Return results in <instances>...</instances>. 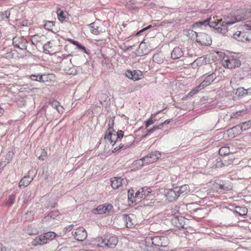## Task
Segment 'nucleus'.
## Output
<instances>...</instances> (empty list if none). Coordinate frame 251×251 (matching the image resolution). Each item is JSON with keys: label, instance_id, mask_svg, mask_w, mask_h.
I'll use <instances>...</instances> for the list:
<instances>
[{"label": "nucleus", "instance_id": "obj_43", "mask_svg": "<svg viewBox=\"0 0 251 251\" xmlns=\"http://www.w3.org/2000/svg\"><path fill=\"white\" fill-rule=\"evenodd\" d=\"M15 201V196L14 195H10L6 202V205L10 206L14 204Z\"/></svg>", "mask_w": 251, "mask_h": 251}, {"label": "nucleus", "instance_id": "obj_47", "mask_svg": "<svg viewBox=\"0 0 251 251\" xmlns=\"http://www.w3.org/2000/svg\"><path fill=\"white\" fill-rule=\"evenodd\" d=\"M51 43L49 41L46 44H45L43 45V48L45 51H47L48 52H50V49L52 47Z\"/></svg>", "mask_w": 251, "mask_h": 251}, {"label": "nucleus", "instance_id": "obj_42", "mask_svg": "<svg viewBox=\"0 0 251 251\" xmlns=\"http://www.w3.org/2000/svg\"><path fill=\"white\" fill-rule=\"evenodd\" d=\"M64 70L68 75H75L77 73L76 70L74 67L65 68Z\"/></svg>", "mask_w": 251, "mask_h": 251}, {"label": "nucleus", "instance_id": "obj_27", "mask_svg": "<svg viewBox=\"0 0 251 251\" xmlns=\"http://www.w3.org/2000/svg\"><path fill=\"white\" fill-rule=\"evenodd\" d=\"M123 178L121 177H113L111 179V183L112 187L116 189H118L120 186L122 185Z\"/></svg>", "mask_w": 251, "mask_h": 251}, {"label": "nucleus", "instance_id": "obj_45", "mask_svg": "<svg viewBox=\"0 0 251 251\" xmlns=\"http://www.w3.org/2000/svg\"><path fill=\"white\" fill-rule=\"evenodd\" d=\"M59 215V212L58 211H53L50 212L49 214L48 217H50L51 219H55L56 217Z\"/></svg>", "mask_w": 251, "mask_h": 251}, {"label": "nucleus", "instance_id": "obj_39", "mask_svg": "<svg viewBox=\"0 0 251 251\" xmlns=\"http://www.w3.org/2000/svg\"><path fill=\"white\" fill-rule=\"evenodd\" d=\"M103 204L98 205L96 208L93 209L92 213L94 214H104Z\"/></svg>", "mask_w": 251, "mask_h": 251}, {"label": "nucleus", "instance_id": "obj_3", "mask_svg": "<svg viewBox=\"0 0 251 251\" xmlns=\"http://www.w3.org/2000/svg\"><path fill=\"white\" fill-rule=\"evenodd\" d=\"M238 55L239 54L236 53L230 55H225L222 61L223 65L231 69L240 67L241 63Z\"/></svg>", "mask_w": 251, "mask_h": 251}, {"label": "nucleus", "instance_id": "obj_2", "mask_svg": "<svg viewBox=\"0 0 251 251\" xmlns=\"http://www.w3.org/2000/svg\"><path fill=\"white\" fill-rule=\"evenodd\" d=\"M251 22L247 21L244 25L239 27L240 30L233 34V37L242 42H251Z\"/></svg>", "mask_w": 251, "mask_h": 251}, {"label": "nucleus", "instance_id": "obj_1", "mask_svg": "<svg viewBox=\"0 0 251 251\" xmlns=\"http://www.w3.org/2000/svg\"><path fill=\"white\" fill-rule=\"evenodd\" d=\"M237 22L234 16L230 20L227 19L223 21L222 20L215 19L214 18L210 21V27L214 28L217 32L223 34L227 31V25H231Z\"/></svg>", "mask_w": 251, "mask_h": 251}, {"label": "nucleus", "instance_id": "obj_34", "mask_svg": "<svg viewBox=\"0 0 251 251\" xmlns=\"http://www.w3.org/2000/svg\"><path fill=\"white\" fill-rule=\"evenodd\" d=\"M70 41L73 45H75L78 49H79L80 50L82 51L83 52L87 53V54L89 53L87 52V51L86 49V48L84 46H83V45H82L81 44H80V43H79L77 41H75V40H73L72 39H71L70 40Z\"/></svg>", "mask_w": 251, "mask_h": 251}, {"label": "nucleus", "instance_id": "obj_46", "mask_svg": "<svg viewBox=\"0 0 251 251\" xmlns=\"http://www.w3.org/2000/svg\"><path fill=\"white\" fill-rule=\"evenodd\" d=\"M58 18L59 20L61 22H63L66 16L64 15V13L62 11H60V12H57Z\"/></svg>", "mask_w": 251, "mask_h": 251}, {"label": "nucleus", "instance_id": "obj_44", "mask_svg": "<svg viewBox=\"0 0 251 251\" xmlns=\"http://www.w3.org/2000/svg\"><path fill=\"white\" fill-rule=\"evenodd\" d=\"M104 207V214L109 212L113 209V205L111 204L104 203L103 204Z\"/></svg>", "mask_w": 251, "mask_h": 251}, {"label": "nucleus", "instance_id": "obj_7", "mask_svg": "<svg viewBox=\"0 0 251 251\" xmlns=\"http://www.w3.org/2000/svg\"><path fill=\"white\" fill-rule=\"evenodd\" d=\"M191 33L193 36L195 34L196 36V41L202 46H209L211 44L212 40L209 35L208 34L199 32L198 33L193 30H191Z\"/></svg>", "mask_w": 251, "mask_h": 251}, {"label": "nucleus", "instance_id": "obj_28", "mask_svg": "<svg viewBox=\"0 0 251 251\" xmlns=\"http://www.w3.org/2000/svg\"><path fill=\"white\" fill-rule=\"evenodd\" d=\"M239 128L241 131H244L251 128V120L246 121L233 127L232 129Z\"/></svg>", "mask_w": 251, "mask_h": 251}, {"label": "nucleus", "instance_id": "obj_14", "mask_svg": "<svg viewBox=\"0 0 251 251\" xmlns=\"http://www.w3.org/2000/svg\"><path fill=\"white\" fill-rule=\"evenodd\" d=\"M142 72L139 70H127L126 72V75L134 81L140 79L142 77Z\"/></svg>", "mask_w": 251, "mask_h": 251}, {"label": "nucleus", "instance_id": "obj_12", "mask_svg": "<svg viewBox=\"0 0 251 251\" xmlns=\"http://www.w3.org/2000/svg\"><path fill=\"white\" fill-rule=\"evenodd\" d=\"M122 220L125 223L126 227L131 228L136 225L135 216L134 214H124Z\"/></svg>", "mask_w": 251, "mask_h": 251}, {"label": "nucleus", "instance_id": "obj_26", "mask_svg": "<svg viewBox=\"0 0 251 251\" xmlns=\"http://www.w3.org/2000/svg\"><path fill=\"white\" fill-rule=\"evenodd\" d=\"M176 189L178 192L179 196L181 195H185L188 193L190 191V188L188 185L184 184L180 187H176Z\"/></svg>", "mask_w": 251, "mask_h": 251}, {"label": "nucleus", "instance_id": "obj_53", "mask_svg": "<svg viewBox=\"0 0 251 251\" xmlns=\"http://www.w3.org/2000/svg\"><path fill=\"white\" fill-rule=\"evenodd\" d=\"M132 138L133 137L131 135L126 136L124 138L123 141H122V143L123 144L127 143V141H129V140H132Z\"/></svg>", "mask_w": 251, "mask_h": 251}, {"label": "nucleus", "instance_id": "obj_52", "mask_svg": "<svg viewBox=\"0 0 251 251\" xmlns=\"http://www.w3.org/2000/svg\"><path fill=\"white\" fill-rule=\"evenodd\" d=\"M238 92L239 93L240 96H246L247 95V89H244V88H240L238 89Z\"/></svg>", "mask_w": 251, "mask_h": 251}, {"label": "nucleus", "instance_id": "obj_8", "mask_svg": "<svg viewBox=\"0 0 251 251\" xmlns=\"http://www.w3.org/2000/svg\"><path fill=\"white\" fill-rule=\"evenodd\" d=\"M115 133L114 128L110 127L109 131H106L104 136V139L107 140L112 146L121 142L119 139L117 138V136Z\"/></svg>", "mask_w": 251, "mask_h": 251}, {"label": "nucleus", "instance_id": "obj_9", "mask_svg": "<svg viewBox=\"0 0 251 251\" xmlns=\"http://www.w3.org/2000/svg\"><path fill=\"white\" fill-rule=\"evenodd\" d=\"M27 41L23 37L15 36L13 39V45L14 47L21 50H26Z\"/></svg>", "mask_w": 251, "mask_h": 251}, {"label": "nucleus", "instance_id": "obj_17", "mask_svg": "<svg viewBox=\"0 0 251 251\" xmlns=\"http://www.w3.org/2000/svg\"><path fill=\"white\" fill-rule=\"evenodd\" d=\"M151 193V189L148 187L142 188L136 192V197L138 200L144 199Z\"/></svg>", "mask_w": 251, "mask_h": 251}, {"label": "nucleus", "instance_id": "obj_63", "mask_svg": "<svg viewBox=\"0 0 251 251\" xmlns=\"http://www.w3.org/2000/svg\"><path fill=\"white\" fill-rule=\"evenodd\" d=\"M247 95H251V87L247 89Z\"/></svg>", "mask_w": 251, "mask_h": 251}, {"label": "nucleus", "instance_id": "obj_6", "mask_svg": "<svg viewBox=\"0 0 251 251\" xmlns=\"http://www.w3.org/2000/svg\"><path fill=\"white\" fill-rule=\"evenodd\" d=\"M160 156L161 154L159 151H152L137 161L141 166H143L144 164H150L156 161Z\"/></svg>", "mask_w": 251, "mask_h": 251}, {"label": "nucleus", "instance_id": "obj_37", "mask_svg": "<svg viewBox=\"0 0 251 251\" xmlns=\"http://www.w3.org/2000/svg\"><path fill=\"white\" fill-rule=\"evenodd\" d=\"M239 211L236 210V213L239 216H241L244 218L247 216L248 209L245 207H237Z\"/></svg>", "mask_w": 251, "mask_h": 251}, {"label": "nucleus", "instance_id": "obj_16", "mask_svg": "<svg viewBox=\"0 0 251 251\" xmlns=\"http://www.w3.org/2000/svg\"><path fill=\"white\" fill-rule=\"evenodd\" d=\"M216 187L221 191H229L231 189V183L228 181L218 180L216 183Z\"/></svg>", "mask_w": 251, "mask_h": 251}, {"label": "nucleus", "instance_id": "obj_31", "mask_svg": "<svg viewBox=\"0 0 251 251\" xmlns=\"http://www.w3.org/2000/svg\"><path fill=\"white\" fill-rule=\"evenodd\" d=\"M134 191L132 189L128 191V200L132 203H133L138 199V198L136 197V194L134 196Z\"/></svg>", "mask_w": 251, "mask_h": 251}, {"label": "nucleus", "instance_id": "obj_23", "mask_svg": "<svg viewBox=\"0 0 251 251\" xmlns=\"http://www.w3.org/2000/svg\"><path fill=\"white\" fill-rule=\"evenodd\" d=\"M29 78L32 80L40 82H44L47 81V75L45 74H33L29 76Z\"/></svg>", "mask_w": 251, "mask_h": 251}, {"label": "nucleus", "instance_id": "obj_15", "mask_svg": "<svg viewBox=\"0 0 251 251\" xmlns=\"http://www.w3.org/2000/svg\"><path fill=\"white\" fill-rule=\"evenodd\" d=\"M237 22L251 18V8L246 11H238V14L234 16Z\"/></svg>", "mask_w": 251, "mask_h": 251}, {"label": "nucleus", "instance_id": "obj_29", "mask_svg": "<svg viewBox=\"0 0 251 251\" xmlns=\"http://www.w3.org/2000/svg\"><path fill=\"white\" fill-rule=\"evenodd\" d=\"M164 54L162 52H159L154 54L152 56V60L154 62L157 64H162L164 60Z\"/></svg>", "mask_w": 251, "mask_h": 251}, {"label": "nucleus", "instance_id": "obj_64", "mask_svg": "<svg viewBox=\"0 0 251 251\" xmlns=\"http://www.w3.org/2000/svg\"><path fill=\"white\" fill-rule=\"evenodd\" d=\"M201 59V58H199L197 59H196V60L194 62V63H198V62H199Z\"/></svg>", "mask_w": 251, "mask_h": 251}, {"label": "nucleus", "instance_id": "obj_18", "mask_svg": "<svg viewBox=\"0 0 251 251\" xmlns=\"http://www.w3.org/2000/svg\"><path fill=\"white\" fill-rule=\"evenodd\" d=\"M118 243V239L115 236H111L109 238H105V246L104 248L113 249L114 248Z\"/></svg>", "mask_w": 251, "mask_h": 251}, {"label": "nucleus", "instance_id": "obj_48", "mask_svg": "<svg viewBox=\"0 0 251 251\" xmlns=\"http://www.w3.org/2000/svg\"><path fill=\"white\" fill-rule=\"evenodd\" d=\"M116 134L117 136V138H118L120 142H122V139L124 137V132L122 130H119L116 132Z\"/></svg>", "mask_w": 251, "mask_h": 251}, {"label": "nucleus", "instance_id": "obj_33", "mask_svg": "<svg viewBox=\"0 0 251 251\" xmlns=\"http://www.w3.org/2000/svg\"><path fill=\"white\" fill-rule=\"evenodd\" d=\"M204 87L202 85L201 83L195 88H193L188 94V96L190 97L193 96L201 90L204 89Z\"/></svg>", "mask_w": 251, "mask_h": 251}, {"label": "nucleus", "instance_id": "obj_35", "mask_svg": "<svg viewBox=\"0 0 251 251\" xmlns=\"http://www.w3.org/2000/svg\"><path fill=\"white\" fill-rule=\"evenodd\" d=\"M230 150L228 147H223L219 150V153L220 156H226L230 153Z\"/></svg>", "mask_w": 251, "mask_h": 251}, {"label": "nucleus", "instance_id": "obj_5", "mask_svg": "<svg viewBox=\"0 0 251 251\" xmlns=\"http://www.w3.org/2000/svg\"><path fill=\"white\" fill-rule=\"evenodd\" d=\"M55 237V233L53 232H48L44 234L40 235L34 239L32 242L33 246L42 245L48 243Z\"/></svg>", "mask_w": 251, "mask_h": 251}, {"label": "nucleus", "instance_id": "obj_13", "mask_svg": "<svg viewBox=\"0 0 251 251\" xmlns=\"http://www.w3.org/2000/svg\"><path fill=\"white\" fill-rule=\"evenodd\" d=\"M165 196L170 202L175 201L179 197L178 192L176 187L172 189L166 190Z\"/></svg>", "mask_w": 251, "mask_h": 251}, {"label": "nucleus", "instance_id": "obj_38", "mask_svg": "<svg viewBox=\"0 0 251 251\" xmlns=\"http://www.w3.org/2000/svg\"><path fill=\"white\" fill-rule=\"evenodd\" d=\"M96 245L97 247L104 248L105 246V238H103L102 237H98L96 238Z\"/></svg>", "mask_w": 251, "mask_h": 251}, {"label": "nucleus", "instance_id": "obj_54", "mask_svg": "<svg viewBox=\"0 0 251 251\" xmlns=\"http://www.w3.org/2000/svg\"><path fill=\"white\" fill-rule=\"evenodd\" d=\"M153 123L154 121L152 119V118H151L145 122L146 127H148Z\"/></svg>", "mask_w": 251, "mask_h": 251}, {"label": "nucleus", "instance_id": "obj_56", "mask_svg": "<svg viewBox=\"0 0 251 251\" xmlns=\"http://www.w3.org/2000/svg\"><path fill=\"white\" fill-rule=\"evenodd\" d=\"M241 112H242L241 111H237L236 112L233 113L231 116V118H237L238 116H239L241 115Z\"/></svg>", "mask_w": 251, "mask_h": 251}, {"label": "nucleus", "instance_id": "obj_25", "mask_svg": "<svg viewBox=\"0 0 251 251\" xmlns=\"http://www.w3.org/2000/svg\"><path fill=\"white\" fill-rule=\"evenodd\" d=\"M183 53L179 47H176L171 52V58L173 59H176L183 56Z\"/></svg>", "mask_w": 251, "mask_h": 251}, {"label": "nucleus", "instance_id": "obj_58", "mask_svg": "<svg viewBox=\"0 0 251 251\" xmlns=\"http://www.w3.org/2000/svg\"><path fill=\"white\" fill-rule=\"evenodd\" d=\"M46 155V151H45V150H43L42 153H41V155L39 157V159L40 160H44V157H45Z\"/></svg>", "mask_w": 251, "mask_h": 251}, {"label": "nucleus", "instance_id": "obj_59", "mask_svg": "<svg viewBox=\"0 0 251 251\" xmlns=\"http://www.w3.org/2000/svg\"><path fill=\"white\" fill-rule=\"evenodd\" d=\"M114 124V120L113 119H112V120L109 121V124H108V129H107V131H109V129L110 128V127H112L113 128Z\"/></svg>", "mask_w": 251, "mask_h": 251}, {"label": "nucleus", "instance_id": "obj_57", "mask_svg": "<svg viewBox=\"0 0 251 251\" xmlns=\"http://www.w3.org/2000/svg\"><path fill=\"white\" fill-rule=\"evenodd\" d=\"M74 225H71L69 226H67L64 228V230L65 232L70 231L73 228Z\"/></svg>", "mask_w": 251, "mask_h": 251}, {"label": "nucleus", "instance_id": "obj_30", "mask_svg": "<svg viewBox=\"0 0 251 251\" xmlns=\"http://www.w3.org/2000/svg\"><path fill=\"white\" fill-rule=\"evenodd\" d=\"M46 38L44 35H34L31 37V42L32 45H36L38 43L44 41Z\"/></svg>", "mask_w": 251, "mask_h": 251}, {"label": "nucleus", "instance_id": "obj_41", "mask_svg": "<svg viewBox=\"0 0 251 251\" xmlns=\"http://www.w3.org/2000/svg\"><path fill=\"white\" fill-rule=\"evenodd\" d=\"M55 23L52 21H46L44 24V27L49 30H52V27Z\"/></svg>", "mask_w": 251, "mask_h": 251}, {"label": "nucleus", "instance_id": "obj_21", "mask_svg": "<svg viewBox=\"0 0 251 251\" xmlns=\"http://www.w3.org/2000/svg\"><path fill=\"white\" fill-rule=\"evenodd\" d=\"M31 171L28 172V176H25L20 181L19 185L20 187L24 186V187L27 186L34 179L35 177L36 174L32 177L29 176V174Z\"/></svg>", "mask_w": 251, "mask_h": 251}, {"label": "nucleus", "instance_id": "obj_10", "mask_svg": "<svg viewBox=\"0 0 251 251\" xmlns=\"http://www.w3.org/2000/svg\"><path fill=\"white\" fill-rule=\"evenodd\" d=\"M171 221L172 224L175 226L184 229L187 228L186 222H188V220L182 216H174Z\"/></svg>", "mask_w": 251, "mask_h": 251}, {"label": "nucleus", "instance_id": "obj_40", "mask_svg": "<svg viewBox=\"0 0 251 251\" xmlns=\"http://www.w3.org/2000/svg\"><path fill=\"white\" fill-rule=\"evenodd\" d=\"M163 125V124H161L158 126H155L152 128H151L149 130H148L147 131V133L146 134L143 135L142 138H146L148 136V134H149L151 133H152L153 132H154V131H155L157 129H161Z\"/></svg>", "mask_w": 251, "mask_h": 251}, {"label": "nucleus", "instance_id": "obj_61", "mask_svg": "<svg viewBox=\"0 0 251 251\" xmlns=\"http://www.w3.org/2000/svg\"><path fill=\"white\" fill-rule=\"evenodd\" d=\"M0 251H6L5 247H4L1 243H0Z\"/></svg>", "mask_w": 251, "mask_h": 251}, {"label": "nucleus", "instance_id": "obj_50", "mask_svg": "<svg viewBox=\"0 0 251 251\" xmlns=\"http://www.w3.org/2000/svg\"><path fill=\"white\" fill-rule=\"evenodd\" d=\"M50 104L51 107L56 109L57 107L59 106L60 103L57 100H52L50 102Z\"/></svg>", "mask_w": 251, "mask_h": 251}, {"label": "nucleus", "instance_id": "obj_55", "mask_svg": "<svg viewBox=\"0 0 251 251\" xmlns=\"http://www.w3.org/2000/svg\"><path fill=\"white\" fill-rule=\"evenodd\" d=\"M151 27H153V25H148L147 27H145V28H143V29H141V30H140L139 31H138V32L136 33V35H139V34H140L141 32H143V31H145V30H147V29H148L151 28Z\"/></svg>", "mask_w": 251, "mask_h": 251}, {"label": "nucleus", "instance_id": "obj_49", "mask_svg": "<svg viewBox=\"0 0 251 251\" xmlns=\"http://www.w3.org/2000/svg\"><path fill=\"white\" fill-rule=\"evenodd\" d=\"M120 143L118 145L119 148L122 149H126L127 148H129L130 146V142H128L127 143L123 144L122 143V142H120Z\"/></svg>", "mask_w": 251, "mask_h": 251}, {"label": "nucleus", "instance_id": "obj_22", "mask_svg": "<svg viewBox=\"0 0 251 251\" xmlns=\"http://www.w3.org/2000/svg\"><path fill=\"white\" fill-rule=\"evenodd\" d=\"M233 162L232 159H229L227 161L226 158L223 157V158L219 157L216 159V166L217 168L222 167L224 166H227Z\"/></svg>", "mask_w": 251, "mask_h": 251}, {"label": "nucleus", "instance_id": "obj_24", "mask_svg": "<svg viewBox=\"0 0 251 251\" xmlns=\"http://www.w3.org/2000/svg\"><path fill=\"white\" fill-rule=\"evenodd\" d=\"M92 33L98 35L100 33V21L95 22L88 25Z\"/></svg>", "mask_w": 251, "mask_h": 251}, {"label": "nucleus", "instance_id": "obj_36", "mask_svg": "<svg viewBox=\"0 0 251 251\" xmlns=\"http://www.w3.org/2000/svg\"><path fill=\"white\" fill-rule=\"evenodd\" d=\"M10 15V12L9 10H6L4 12H0V22L2 21L8 20Z\"/></svg>", "mask_w": 251, "mask_h": 251}, {"label": "nucleus", "instance_id": "obj_19", "mask_svg": "<svg viewBox=\"0 0 251 251\" xmlns=\"http://www.w3.org/2000/svg\"><path fill=\"white\" fill-rule=\"evenodd\" d=\"M217 75L216 73H212V74L206 76L204 79L201 82L202 85L204 88L210 85L212 82L216 79Z\"/></svg>", "mask_w": 251, "mask_h": 251}, {"label": "nucleus", "instance_id": "obj_4", "mask_svg": "<svg viewBox=\"0 0 251 251\" xmlns=\"http://www.w3.org/2000/svg\"><path fill=\"white\" fill-rule=\"evenodd\" d=\"M145 243L147 246L151 245L156 247H167L169 244V239L166 236L149 237L146 239Z\"/></svg>", "mask_w": 251, "mask_h": 251}, {"label": "nucleus", "instance_id": "obj_62", "mask_svg": "<svg viewBox=\"0 0 251 251\" xmlns=\"http://www.w3.org/2000/svg\"><path fill=\"white\" fill-rule=\"evenodd\" d=\"M120 149H121L120 148H119V146H116L113 150L112 151V152H116L117 151L119 150Z\"/></svg>", "mask_w": 251, "mask_h": 251}, {"label": "nucleus", "instance_id": "obj_20", "mask_svg": "<svg viewBox=\"0 0 251 251\" xmlns=\"http://www.w3.org/2000/svg\"><path fill=\"white\" fill-rule=\"evenodd\" d=\"M97 98L102 106L109 105L110 99L107 94L101 92L98 93Z\"/></svg>", "mask_w": 251, "mask_h": 251}, {"label": "nucleus", "instance_id": "obj_60", "mask_svg": "<svg viewBox=\"0 0 251 251\" xmlns=\"http://www.w3.org/2000/svg\"><path fill=\"white\" fill-rule=\"evenodd\" d=\"M56 109L59 113H62L63 111V107L61 106L60 105L57 107V108Z\"/></svg>", "mask_w": 251, "mask_h": 251}, {"label": "nucleus", "instance_id": "obj_11", "mask_svg": "<svg viewBox=\"0 0 251 251\" xmlns=\"http://www.w3.org/2000/svg\"><path fill=\"white\" fill-rule=\"evenodd\" d=\"M74 238L79 241H84L87 236L86 230L83 227L77 228L75 232H73Z\"/></svg>", "mask_w": 251, "mask_h": 251}, {"label": "nucleus", "instance_id": "obj_32", "mask_svg": "<svg viewBox=\"0 0 251 251\" xmlns=\"http://www.w3.org/2000/svg\"><path fill=\"white\" fill-rule=\"evenodd\" d=\"M211 19L210 18L209 19H207L203 21L197 22L193 24V27L195 28L197 27L201 26L202 25L206 26L207 25H208L210 26V21H211Z\"/></svg>", "mask_w": 251, "mask_h": 251}, {"label": "nucleus", "instance_id": "obj_51", "mask_svg": "<svg viewBox=\"0 0 251 251\" xmlns=\"http://www.w3.org/2000/svg\"><path fill=\"white\" fill-rule=\"evenodd\" d=\"M25 219L27 221H30L33 219L32 213L30 211L25 214Z\"/></svg>", "mask_w": 251, "mask_h": 251}]
</instances>
